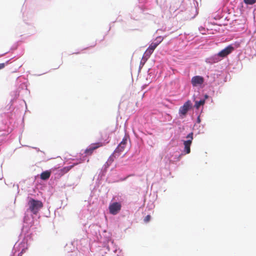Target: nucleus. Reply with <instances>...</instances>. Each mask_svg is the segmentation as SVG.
<instances>
[{
  "mask_svg": "<svg viewBox=\"0 0 256 256\" xmlns=\"http://www.w3.org/2000/svg\"><path fill=\"white\" fill-rule=\"evenodd\" d=\"M30 210L34 214H36L43 206L42 202L38 200L30 198L28 202Z\"/></svg>",
  "mask_w": 256,
  "mask_h": 256,
  "instance_id": "f257e3e1",
  "label": "nucleus"
},
{
  "mask_svg": "<svg viewBox=\"0 0 256 256\" xmlns=\"http://www.w3.org/2000/svg\"><path fill=\"white\" fill-rule=\"evenodd\" d=\"M128 141V137L126 136H125L122 141L120 142V143L118 144V146H117L116 149L114 150V154L116 156H120L121 154V152H123L126 144L127 143Z\"/></svg>",
  "mask_w": 256,
  "mask_h": 256,
  "instance_id": "f03ea898",
  "label": "nucleus"
},
{
  "mask_svg": "<svg viewBox=\"0 0 256 256\" xmlns=\"http://www.w3.org/2000/svg\"><path fill=\"white\" fill-rule=\"evenodd\" d=\"M186 138L188 140L184 141V151L186 152V154L190 153V145L192 143V141L193 140V133H190L187 136Z\"/></svg>",
  "mask_w": 256,
  "mask_h": 256,
  "instance_id": "7ed1b4c3",
  "label": "nucleus"
},
{
  "mask_svg": "<svg viewBox=\"0 0 256 256\" xmlns=\"http://www.w3.org/2000/svg\"><path fill=\"white\" fill-rule=\"evenodd\" d=\"M192 104L190 100H187L182 106H180L179 109V114L180 116H185L188 110L191 108Z\"/></svg>",
  "mask_w": 256,
  "mask_h": 256,
  "instance_id": "20e7f679",
  "label": "nucleus"
},
{
  "mask_svg": "<svg viewBox=\"0 0 256 256\" xmlns=\"http://www.w3.org/2000/svg\"><path fill=\"white\" fill-rule=\"evenodd\" d=\"M121 207V204L118 202L110 204L108 208L110 214L114 215L117 214L120 211Z\"/></svg>",
  "mask_w": 256,
  "mask_h": 256,
  "instance_id": "39448f33",
  "label": "nucleus"
},
{
  "mask_svg": "<svg viewBox=\"0 0 256 256\" xmlns=\"http://www.w3.org/2000/svg\"><path fill=\"white\" fill-rule=\"evenodd\" d=\"M234 50V48L229 45L218 54V56L224 58L230 54Z\"/></svg>",
  "mask_w": 256,
  "mask_h": 256,
  "instance_id": "423d86ee",
  "label": "nucleus"
},
{
  "mask_svg": "<svg viewBox=\"0 0 256 256\" xmlns=\"http://www.w3.org/2000/svg\"><path fill=\"white\" fill-rule=\"evenodd\" d=\"M103 144L100 142L92 144L88 148H86L85 150L84 153L88 155H91L95 150L103 146Z\"/></svg>",
  "mask_w": 256,
  "mask_h": 256,
  "instance_id": "0eeeda50",
  "label": "nucleus"
},
{
  "mask_svg": "<svg viewBox=\"0 0 256 256\" xmlns=\"http://www.w3.org/2000/svg\"><path fill=\"white\" fill-rule=\"evenodd\" d=\"M204 82V78L203 77L196 76L192 77L191 80V82L194 86H198L202 85Z\"/></svg>",
  "mask_w": 256,
  "mask_h": 256,
  "instance_id": "6e6552de",
  "label": "nucleus"
},
{
  "mask_svg": "<svg viewBox=\"0 0 256 256\" xmlns=\"http://www.w3.org/2000/svg\"><path fill=\"white\" fill-rule=\"evenodd\" d=\"M163 38L160 37H158L155 40V42H152L150 46H149L148 48L152 50H154V49L156 48V46L162 41Z\"/></svg>",
  "mask_w": 256,
  "mask_h": 256,
  "instance_id": "1a4fd4ad",
  "label": "nucleus"
},
{
  "mask_svg": "<svg viewBox=\"0 0 256 256\" xmlns=\"http://www.w3.org/2000/svg\"><path fill=\"white\" fill-rule=\"evenodd\" d=\"M51 174L50 170H46L43 172L40 175V178L42 180H48Z\"/></svg>",
  "mask_w": 256,
  "mask_h": 256,
  "instance_id": "9d476101",
  "label": "nucleus"
},
{
  "mask_svg": "<svg viewBox=\"0 0 256 256\" xmlns=\"http://www.w3.org/2000/svg\"><path fill=\"white\" fill-rule=\"evenodd\" d=\"M78 163H74L72 165L65 166L62 169L60 170V174L62 175L64 174L67 173L68 172H69L72 168H73L75 166L77 165Z\"/></svg>",
  "mask_w": 256,
  "mask_h": 256,
  "instance_id": "9b49d317",
  "label": "nucleus"
},
{
  "mask_svg": "<svg viewBox=\"0 0 256 256\" xmlns=\"http://www.w3.org/2000/svg\"><path fill=\"white\" fill-rule=\"evenodd\" d=\"M204 102L205 100H202L200 101H196L194 106L196 109H198L200 106L204 104Z\"/></svg>",
  "mask_w": 256,
  "mask_h": 256,
  "instance_id": "f8f14e48",
  "label": "nucleus"
},
{
  "mask_svg": "<svg viewBox=\"0 0 256 256\" xmlns=\"http://www.w3.org/2000/svg\"><path fill=\"white\" fill-rule=\"evenodd\" d=\"M218 56L216 55L212 58H210L209 60L211 61L212 62L215 63L219 62L220 59L218 58Z\"/></svg>",
  "mask_w": 256,
  "mask_h": 256,
  "instance_id": "ddd939ff",
  "label": "nucleus"
},
{
  "mask_svg": "<svg viewBox=\"0 0 256 256\" xmlns=\"http://www.w3.org/2000/svg\"><path fill=\"white\" fill-rule=\"evenodd\" d=\"M244 2L249 5H252L256 2V0H243Z\"/></svg>",
  "mask_w": 256,
  "mask_h": 256,
  "instance_id": "4468645a",
  "label": "nucleus"
},
{
  "mask_svg": "<svg viewBox=\"0 0 256 256\" xmlns=\"http://www.w3.org/2000/svg\"><path fill=\"white\" fill-rule=\"evenodd\" d=\"M151 216L150 215H147L144 218V220L145 222L147 223L150 220Z\"/></svg>",
  "mask_w": 256,
  "mask_h": 256,
  "instance_id": "2eb2a0df",
  "label": "nucleus"
},
{
  "mask_svg": "<svg viewBox=\"0 0 256 256\" xmlns=\"http://www.w3.org/2000/svg\"><path fill=\"white\" fill-rule=\"evenodd\" d=\"M113 160H114L112 159V158L111 157H110L106 162L108 166L110 164H112V162H113Z\"/></svg>",
  "mask_w": 256,
  "mask_h": 256,
  "instance_id": "dca6fc26",
  "label": "nucleus"
},
{
  "mask_svg": "<svg viewBox=\"0 0 256 256\" xmlns=\"http://www.w3.org/2000/svg\"><path fill=\"white\" fill-rule=\"evenodd\" d=\"M154 50H152L150 49V48H148L146 50V53L148 54H151L153 52Z\"/></svg>",
  "mask_w": 256,
  "mask_h": 256,
  "instance_id": "f3484780",
  "label": "nucleus"
},
{
  "mask_svg": "<svg viewBox=\"0 0 256 256\" xmlns=\"http://www.w3.org/2000/svg\"><path fill=\"white\" fill-rule=\"evenodd\" d=\"M5 66V64L4 63L0 64V70L4 68Z\"/></svg>",
  "mask_w": 256,
  "mask_h": 256,
  "instance_id": "a211bd4d",
  "label": "nucleus"
}]
</instances>
